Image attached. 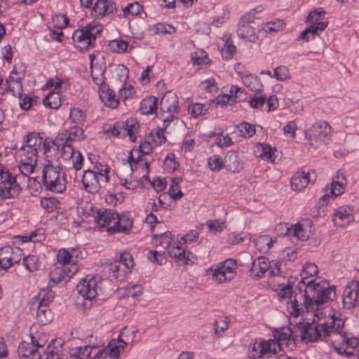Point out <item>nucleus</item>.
<instances>
[{
	"mask_svg": "<svg viewBox=\"0 0 359 359\" xmlns=\"http://www.w3.org/2000/svg\"><path fill=\"white\" fill-rule=\"evenodd\" d=\"M359 288L358 283H353L350 286H348L344 292L343 304L344 306L348 309H352L357 302L358 297Z\"/></svg>",
	"mask_w": 359,
	"mask_h": 359,
	"instance_id": "obj_17",
	"label": "nucleus"
},
{
	"mask_svg": "<svg viewBox=\"0 0 359 359\" xmlns=\"http://www.w3.org/2000/svg\"><path fill=\"white\" fill-rule=\"evenodd\" d=\"M163 128H158L156 130L155 134H154L153 131L151 133L152 140L156 145H160L166 141V137L163 134Z\"/></svg>",
	"mask_w": 359,
	"mask_h": 359,
	"instance_id": "obj_60",
	"label": "nucleus"
},
{
	"mask_svg": "<svg viewBox=\"0 0 359 359\" xmlns=\"http://www.w3.org/2000/svg\"><path fill=\"white\" fill-rule=\"evenodd\" d=\"M76 290L84 299L92 300L97 294L96 280L94 278H91L88 280L83 278L76 285Z\"/></svg>",
	"mask_w": 359,
	"mask_h": 359,
	"instance_id": "obj_14",
	"label": "nucleus"
},
{
	"mask_svg": "<svg viewBox=\"0 0 359 359\" xmlns=\"http://www.w3.org/2000/svg\"><path fill=\"white\" fill-rule=\"evenodd\" d=\"M142 9V6L137 1L129 4L127 6L123 8V12L125 16L130 14L132 15H138Z\"/></svg>",
	"mask_w": 359,
	"mask_h": 359,
	"instance_id": "obj_54",
	"label": "nucleus"
},
{
	"mask_svg": "<svg viewBox=\"0 0 359 359\" xmlns=\"http://www.w3.org/2000/svg\"><path fill=\"white\" fill-rule=\"evenodd\" d=\"M331 126L325 121H319L312 126V127L305 132L306 137L308 140L317 138L322 141H325L331 135Z\"/></svg>",
	"mask_w": 359,
	"mask_h": 359,
	"instance_id": "obj_12",
	"label": "nucleus"
},
{
	"mask_svg": "<svg viewBox=\"0 0 359 359\" xmlns=\"http://www.w3.org/2000/svg\"><path fill=\"white\" fill-rule=\"evenodd\" d=\"M74 149L72 146L68 142H65L62 145L61 151V156L63 159L67 160L73 157Z\"/></svg>",
	"mask_w": 359,
	"mask_h": 359,
	"instance_id": "obj_56",
	"label": "nucleus"
},
{
	"mask_svg": "<svg viewBox=\"0 0 359 359\" xmlns=\"http://www.w3.org/2000/svg\"><path fill=\"white\" fill-rule=\"evenodd\" d=\"M266 101V97L265 95H262L250 97L249 100V104L251 107L257 109L263 106Z\"/></svg>",
	"mask_w": 359,
	"mask_h": 359,
	"instance_id": "obj_59",
	"label": "nucleus"
},
{
	"mask_svg": "<svg viewBox=\"0 0 359 359\" xmlns=\"http://www.w3.org/2000/svg\"><path fill=\"white\" fill-rule=\"evenodd\" d=\"M0 198H11L17 196L20 192V187L16 182L15 177L7 170L0 169Z\"/></svg>",
	"mask_w": 359,
	"mask_h": 359,
	"instance_id": "obj_5",
	"label": "nucleus"
},
{
	"mask_svg": "<svg viewBox=\"0 0 359 359\" xmlns=\"http://www.w3.org/2000/svg\"><path fill=\"white\" fill-rule=\"evenodd\" d=\"M269 268V262L264 257H259L257 262H254L250 270L252 276L256 278L262 277Z\"/></svg>",
	"mask_w": 359,
	"mask_h": 359,
	"instance_id": "obj_28",
	"label": "nucleus"
},
{
	"mask_svg": "<svg viewBox=\"0 0 359 359\" xmlns=\"http://www.w3.org/2000/svg\"><path fill=\"white\" fill-rule=\"evenodd\" d=\"M38 149L30 147H21L20 149V156H24V161L36 163L38 158Z\"/></svg>",
	"mask_w": 359,
	"mask_h": 359,
	"instance_id": "obj_38",
	"label": "nucleus"
},
{
	"mask_svg": "<svg viewBox=\"0 0 359 359\" xmlns=\"http://www.w3.org/2000/svg\"><path fill=\"white\" fill-rule=\"evenodd\" d=\"M30 339L31 343L23 341L19 345V359H41V352H45L48 337L45 332L38 330L36 325L30 327Z\"/></svg>",
	"mask_w": 359,
	"mask_h": 359,
	"instance_id": "obj_3",
	"label": "nucleus"
},
{
	"mask_svg": "<svg viewBox=\"0 0 359 359\" xmlns=\"http://www.w3.org/2000/svg\"><path fill=\"white\" fill-rule=\"evenodd\" d=\"M157 106L158 99L154 96H149L142 100L140 110L142 114H152L156 112Z\"/></svg>",
	"mask_w": 359,
	"mask_h": 359,
	"instance_id": "obj_27",
	"label": "nucleus"
},
{
	"mask_svg": "<svg viewBox=\"0 0 359 359\" xmlns=\"http://www.w3.org/2000/svg\"><path fill=\"white\" fill-rule=\"evenodd\" d=\"M178 107L177 96L171 92L165 94L161 100L160 108L162 111H168L170 113L177 111Z\"/></svg>",
	"mask_w": 359,
	"mask_h": 359,
	"instance_id": "obj_19",
	"label": "nucleus"
},
{
	"mask_svg": "<svg viewBox=\"0 0 359 359\" xmlns=\"http://www.w3.org/2000/svg\"><path fill=\"white\" fill-rule=\"evenodd\" d=\"M43 138L39 133L35 132L29 133L24 140L22 147H30L39 149L42 144Z\"/></svg>",
	"mask_w": 359,
	"mask_h": 359,
	"instance_id": "obj_33",
	"label": "nucleus"
},
{
	"mask_svg": "<svg viewBox=\"0 0 359 359\" xmlns=\"http://www.w3.org/2000/svg\"><path fill=\"white\" fill-rule=\"evenodd\" d=\"M273 76L278 81H283L290 78L289 69L285 66H280L274 69Z\"/></svg>",
	"mask_w": 359,
	"mask_h": 359,
	"instance_id": "obj_51",
	"label": "nucleus"
},
{
	"mask_svg": "<svg viewBox=\"0 0 359 359\" xmlns=\"http://www.w3.org/2000/svg\"><path fill=\"white\" fill-rule=\"evenodd\" d=\"M237 263L236 260L227 259L223 264L214 270L212 276L218 283H222L226 280H231L234 278Z\"/></svg>",
	"mask_w": 359,
	"mask_h": 359,
	"instance_id": "obj_7",
	"label": "nucleus"
},
{
	"mask_svg": "<svg viewBox=\"0 0 359 359\" xmlns=\"http://www.w3.org/2000/svg\"><path fill=\"white\" fill-rule=\"evenodd\" d=\"M118 216V215L114 210L107 209L102 213L98 212L97 216L95 217V222L100 228L107 227L108 229L110 227L109 223L112 220H117Z\"/></svg>",
	"mask_w": 359,
	"mask_h": 359,
	"instance_id": "obj_23",
	"label": "nucleus"
},
{
	"mask_svg": "<svg viewBox=\"0 0 359 359\" xmlns=\"http://www.w3.org/2000/svg\"><path fill=\"white\" fill-rule=\"evenodd\" d=\"M50 184V182L43 183L46 189L55 193H62L66 189V180L63 175L56 180H53V186Z\"/></svg>",
	"mask_w": 359,
	"mask_h": 359,
	"instance_id": "obj_35",
	"label": "nucleus"
},
{
	"mask_svg": "<svg viewBox=\"0 0 359 359\" xmlns=\"http://www.w3.org/2000/svg\"><path fill=\"white\" fill-rule=\"evenodd\" d=\"M201 87L204 88L208 93L217 92L218 87L213 79H208L201 83Z\"/></svg>",
	"mask_w": 359,
	"mask_h": 359,
	"instance_id": "obj_62",
	"label": "nucleus"
},
{
	"mask_svg": "<svg viewBox=\"0 0 359 359\" xmlns=\"http://www.w3.org/2000/svg\"><path fill=\"white\" fill-rule=\"evenodd\" d=\"M140 128V125L137 119L128 118L125 122H118L115 123L114 128L111 130L113 136L123 138L129 136L132 142L136 140L135 133Z\"/></svg>",
	"mask_w": 359,
	"mask_h": 359,
	"instance_id": "obj_6",
	"label": "nucleus"
},
{
	"mask_svg": "<svg viewBox=\"0 0 359 359\" xmlns=\"http://www.w3.org/2000/svg\"><path fill=\"white\" fill-rule=\"evenodd\" d=\"M59 201L56 198H43L41 200V205L48 212H53L58 208Z\"/></svg>",
	"mask_w": 359,
	"mask_h": 359,
	"instance_id": "obj_42",
	"label": "nucleus"
},
{
	"mask_svg": "<svg viewBox=\"0 0 359 359\" xmlns=\"http://www.w3.org/2000/svg\"><path fill=\"white\" fill-rule=\"evenodd\" d=\"M344 322L341 318L331 316L330 324L320 323L317 325L309 323H302L299 326L302 340L309 341H325L331 338L334 349L339 354L346 358H356L354 349L359 345V340L355 337H349L343 331Z\"/></svg>",
	"mask_w": 359,
	"mask_h": 359,
	"instance_id": "obj_1",
	"label": "nucleus"
},
{
	"mask_svg": "<svg viewBox=\"0 0 359 359\" xmlns=\"http://www.w3.org/2000/svg\"><path fill=\"white\" fill-rule=\"evenodd\" d=\"M78 271V267L76 264H72L70 268L56 266L50 272V282L48 287H52L53 285L62 282V280H68L74 274Z\"/></svg>",
	"mask_w": 359,
	"mask_h": 359,
	"instance_id": "obj_10",
	"label": "nucleus"
},
{
	"mask_svg": "<svg viewBox=\"0 0 359 359\" xmlns=\"http://www.w3.org/2000/svg\"><path fill=\"white\" fill-rule=\"evenodd\" d=\"M238 128L240 130L241 135L245 137H250L255 133L254 125L247 122L241 123Z\"/></svg>",
	"mask_w": 359,
	"mask_h": 359,
	"instance_id": "obj_49",
	"label": "nucleus"
},
{
	"mask_svg": "<svg viewBox=\"0 0 359 359\" xmlns=\"http://www.w3.org/2000/svg\"><path fill=\"white\" fill-rule=\"evenodd\" d=\"M57 258L58 263L62 264V267H67V270L71 267L72 264H76L72 255L65 249L59 250Z\"/></svg>",
	"mask_w": 359,
	"mask_h": 359,
	"instance_id": "obj_36",
	"label": "nucleus"
},
{
	"mask_svg": "<svg viewBox=\"0 0 359 359\" xmlns=\"http://www.w3.org/2000/svg\"><path fill=\"white\" fill-rule=\"evenodd\" d=\"M278 351V346L275 340L269 339L268 341L262 339V347L259 353L262 354V358L265 356L269 357L271 353L276 354Z\"/></svg>",
	"mask_w": 359,
	"mask_h": 359,
	"instance_id": "obj_32",
	"label": "nucleus"
},
{
	"mask_svg": "<svg viewBox=\"0 0 359 359\" xmlns=\"http://www.w3.org/2000/svg\"><path fill=\"white\" fill-rule=\"evenodd\" d=\"M83 133L84 131L81 127L75 126L71 127L69 129L65 130V131L61 134L60 140L63 141V136H65V141L68 142L72 141H81L85 138Z\"/></svg>",
	"mask_w": 359,
	"mask_h": 359,
	"instance_id": "obj_26",
	"label": "nucleus"
},
{
	"mask_svg": "<svg viewBox=\"0 0 359 359\" xmlns=\"http://www.w3.org/2000/svg\"><path fill=\"white\" fill-rule=\"evenodd\" d=\"M168 194L174 200L180 199L184 196L183 192L179 189V187L176 186V184L170 185L168 190Z\"/></svg>",
	"mask_w": 359,
	"mask_h": 359,
	"instance_id": "obj_64",
	"label": "nucleus"
},
{
	"mask_svg": "<svg viewBox=\"0 0 359 359\" xmlns=\"http://www.w3.org/2000/svg\"><path fill=\"white\" fill-rule=\"evenodd\" d=\"M128 77V69L123 65H118L114 70L113 78L118 81L121 83L125 82Z\"/></svg>",
	"mask_w": 359,
	"mask_h": 359,
	"instance_id": "obj_46",
	"label": "nucleus"
},
{
	"mask_svg": "<svg viewBox=\"0 0 359 359\" xmlns=\"http://www.w3.org/2000/svg\"><path fill=\"white\" fill-rule=\"evenodd\" d=\"M254 25L255 22L251 20V16L242 17L238 23V36L243 39H248L249 41L255 42L258 37L255 34Z\"/></svg>",
	"mask_w": 359,
	"mask_h": 359,
	"instance_id": "obj_11",
	"label": "nucleus"
},
{
	"mask_svg": "<svg viewBox=\"0 0 359 359\" xmlns=\"http://www.w3.org/2000/svg\"><path fill=\"white\" fill-rule=\"evenodd\" d=\"M59 177H62L60 173V168L54 167L51 161L48 160L47 164L44 166L42 172L43 183H48L50 182L53 186V180H56Z\"/></svg>",
	"mask_w": 359,
	"mask_h": 359,
	"instance_id": "obj_21",
	"label": "nucleus"
},
{
	"mask_svg": "<svg viewBox=\"0 0 359 359\" xmlns=\"http://www.w3.org/2000/svg\"><path fill=\"white\" fill-rule=\"evenodd\" d=\"M119 357V346L107 347L99 349L91 359H118Z\"/></svg>",
	"mask_w": 359,
	"mask_h": 359,
	"instance_id": "obj_30",
	"label": "nucleus"
},
{
	"mask_svg": "<svg viewBox=\"0 0 359 359\" xmlns=\"http://www.w3.org/2000/svg\"><path fill=\"white\" fill-rule=\"evenodd\" d=\"M69 118L72 123L79 126L84 123L86 120V114L81 109L78 108H74L70 111Z\"/></svg>",
	"mask_w": 359,
	"mask_h": 359,
	"instance_id": "obj_45",
	"label": "nucleus"
},
{
	"mask_svg": "<svg viewBox=\"0 0 359 359\" xmlns=\"http://www.w3.org/2000/svg\"><path fill=\"white\" fill-rule=\"evenodd\" d=\"M84 189L89 193L95 194L99 191L101 185L99 177L95 171L86 170L84 171L82 178Z\"/></svg>",
	"mask_w": 359,
	"mask_h": 359,
	"instance_id": "obj_15",
	"label": "nucleus"
},
{
	"mask_svg": "<svg viewBox=\"0 0 359 359\" xmlns=\"http://www.w3.org/2000/svg\"><path fill=\"white\" fill-rule=\"evenodd\" d=\"M297 288L299 290H304V294H301L300 297L304 298V305L306 312L314 310L316 306L318 308L333 301L336 296L334 287H325L313 280L309 282L300 281Z\"/></svg>",
	"mask_w": 359,
	"mask_h": 359,
	"instance_id": "obj_2",
	"label": "nucleus"
},
{
	"mask_svg": "<svg viewBox=\"0 0 359 359\" xmlns=\"http://www.w3.org/2000/svg\"><path fill=\"white\" fill-rule=\"evenodd\" d=\"M205 110H206V109H205V105L203 104H200V103L193 104L189 108V111L194 117H197V116L203 114V111Z\"/></svg>",
	"mask_w": 359,
	"mask_h": 359,
	"instance_id": "obj_63",
	"label": "nucleus"
},
{
	"mask_svg": "<svg viewBox=\"0 0 359 359\" xmlns=\"http://www.w3.org/2000/svg\"><path fill=\"white\" fill-rule=\"evenodd\" d=\"M352 212L349 206L339 207L336 210L332 220L336 225L344 227L352 220Z\"/></svg>",
	"mask_w": 359,
	"mask_h": 359,
	"instance_id": "obj_16",
	"label": "nucleus"
},
{
	"mask_svg": "<svg viewBox=\"0 0 359 359\" xmlns=\"http://www.w3.org/2000/svg\"><path fill=\"white\" fill-rule=\"evenodd\" d=\"M89 32L88 29L82 28L81 30L75 32L72 36L74 41H76V38L79 43L85 42V46L75 45V48L81 52L86 51L90 47L95 46V34Z\"/></svg>",
	"mask_w": 359,
	"mask_h": 359,
	"instance_id": "obj_13",
	"label": "nucleus"
},
{
	"mask_svg": "<svg viewBox=\"0 0 359 359\" xmlns=\"http://www.w3.org/2000/svg\"><path fill=\"white\" fill-rule=\"evenodd\" d=\"M273 339L279 351L285 349L293 350L295 348V341L292 336V331L289 327H283L281 330L273 332Z\"/></svg>",
	"mask_w": 359,
	"mask_h": 359,
	"instance_id": "obj_9",
	"label": "nucleus"
},
{
	"mask_svg": "<svg viewBox=\"0 0 359 359\" xmlns=\"http://www.w3.org/2000/svg\"><path fill=\"white\" fill-rule=\"evenodd\" d=\"M318 273V266L313 263H306L303 268L301 273L302 280L307 282L306 280L309 277L316 276Z\"/></svg>",
	"mask_w": 359,
	"mask_h": 359,
	"instance_id": "obj_40",
	"label": "nucleus"
},
{
	"mask_svg": "<svg viewBox=\"0 0 359 359\" xmlns=\"http://www.w3.org/2000/svg\"><path fill=\"white\" fill-rule=\"evenodd\" d=\"M109 49L118 53H122L126 51L128 43L123 40H112L109 43Z\"/></svg>",
	"mask_w": 359,
	"mask_h": 359,
	"instance_id": "obj_48",
	"label": "nucleus"
},
{
	"mask_svg": "<svg viewBox=\"0 0 359 359\" xmlns=\"http://www.w3.org/2000/svg\"><path fill=\"white\" fill-rule=\"evenodd\" d=\"M208 166L213 171H219L222 167V161L219 156H213L208 160Z\"/></svg>",
	"mask_w": 359,
	"mask_h": 359,
	"instance_id": "obj_57",
	"label": "nucleus"
},
{
	"mask_svg": "<svg viewBox=\"0 0 359 359\" xmlns=\"http://www.w3.org/2000/svg\"><path fill=\"white\" fill-rule=\"evenodd\" d=\"M309 182V173L296 172L291 179V187L294 191L304 189Z\"/></svg>",
	"mask_w": 359,
	"mask_h": 359,
	"instance_id": "obj_25",
	"label": "nucleus"
},
{
	"mask_svg": "<svg viewBox=\"0 0 359 359\" xmlns=\"http://www.w3.org/2000/svg\"><path fill=\"white\" fill-rule=\"evenodd\" d=\"M100 99L102 102L108 107L116 108L119 104L118 100L115 98V93L113 90L102 87L99 90Z\"/></svg>",
	"mask_w": 359,
	"mask_h": 359,
	"instance_id": "obj_22",
	"label": "nucleus"
},
{
	"mask_svg": "<svg viewBox=\"0 0 359 359\" xmlns=\"http://www.w3.org/2000/svg\"><path fill=\"white\" fill-rule=\"evenodd\" d=\"M54 297L52 293L43 294V297L38 299V306L36 318L39 325H47L52 321V313L48 308V304L53 301Z\"/></svg>",
	"mask_w": 359,
	"mask_h": 359,
	"instance_id": "obj_8",
	"label": "nucleus"
},
{
	"mask_svg": "<svg viewBox=\"0 0 359 359\" xmlns=\"http://www.w3.org/2000/svg\"><path fill=\"white\" fill-rule=\"evenodd\" d=\"M46 107L57 109L61 105V98L59 93L50 92L43 100Z\"/></svg>",
	"mask_w": 359,
	"mask_h": 359,
	"instance_id": "obj_34",
	"label": "nucleus"
},
{
	"mask_svg": "<svg viewBox=\"0 0 359 359\" xmlns=\"http://www.w3.org/2000/svg\"><path fill=\"white\" fill-rule=\"evenodd\" d=\"M302 292V290H299V294H295L294 300L291 301L290 306H288L290 315L294 317L299 316L301 312H303L304 309L306 310L304 305V298L300 297L301 294H304Z\"/></svg>",
	"mask_w": 359,
	"mask_h": 359,
	"instance_id": "obj_29",
	"label": "nucleus"
},
{
	"mask_svg": "<svg viewBox=\"0 0 359 359\" xmlns=\"http://www.w3.org/2000/svg\"><path fill=\"white\" fill-rule=\"evenodd\" d=\"M169 249L168 250L170 257L177 258L180 261H183L184 264H188L189 257L187 255V252L184 250L182 251H177L176 248L168 247Z\"/></svg>",
	"mask_w": 359,
	"mask_h": 359,
	"instance_id": "obj_53",
	"label": "nucleus"
},
{
	"mask_svg": "<svg viewBox=\"0 0 359 359\" xmlns=\"http://www.w3.org/2000/svg\"><path fill=\"white\" fill-rule=\"evenodd\" d=\"M236 52V46L231 40H227L224 47L222 49V57L225 59H231Z\"/></svg>",
	"mask_w": 359,
	"mask_h": 359,
	"instance_id": "obj_55",
	"label": "nucleus"
},
{
	"mask_svg": "<svg viewBox=\"0 0 359 359\" xmlns=\"http://www.w3.org/2000/svg\"><path fill=\"white\" fill-rule=\"evenodd\" d=\"M262 347V339H256L252 341L249 345L248 357L250 359H259L262 358V354L259 353Z\"/></svg>",
	"mask_w": 359,
	"mask_h": 359,
	"instance_id": "obj_39",
	"label": "nucleus"
},
{
	"mask_svg": "<svg viewBox=\"0 0 359 359\" xmlns=\"http://www.w3.org/2000/svg\"><path fill=\"white\" fill-rule=\"evenodd\" d=\"M287 235H292L299 240H305L306 236L304 234L303 227L301 224L292 225L290 228H287Z\"/></svg>",
	"mask_w": 359,
	"mask_h": 359,
	"instance_id": "obj_50",
	"label": "nucleus"
},
{
	"mask_svg": "<svg viewBox=\"0 0 359 359\" xmlns=\"http://www.w3.org/2000/svg\"><path fill=\"white\" fill-rule=\"evenodd\" d=\"M261 147L262 152L259 154V156L262 158L270 159L271 161H273V155L277 150L275 149L273 151L271 146L265 144H262Z\"/></svg>",
	"mask_w": 359,
	"mask_h": 359,
	"instance_id": "obj_58",
	"label": "nucleus"
},
{
	"mask_svg": "<svg viewBox=\"0 0 359 359\" xmlns=\"http://www.w3.org/2000/svg\"><path fill=\"white\" fill-rule=\"evenodd\" d=\"M346 178L343 173L337 172L334 177L333 178V182L331 184L330 187V193L335 194L337 187H339V191L337 194H341L344 191V184H346Z\"/></svg>",
	"mask_w": 359,
	"mask_h": 359,
	"instance_id": "obj_37",
	"label": "nucleus"
},
{
	"mask_svg": "<svg viewBox=\"0 0 359 359\" xmlns=\"http://www.w3.org/2000/svg\"><path fill=\"white\" fill-rule=\"evenodd\" d=\"M325 13V12L323 10L320 11L318 10L311 11L306 22L311 25L301 32L299 39L309 41L311 36L313 38L314 36L318 35L319 31H323L328 24L327 22L320 21L322 16H323Z\"/></svg>",
	"mask_w": 359,
	"mask_h": 359,
	"instance_id": "obj_4",
	"label": "nucleus"
},
{
	"mask_svg": "<svg viewBox=\"0 0 359 359\" xmlns=\"http://www.w3.org/2000/svg\"><path fill=\"white\" fill-rule=\"evenodd\" d=\"M23 264L29 271H34L39 267V259L35 255H28L23 259Z\"/></svg>",
	"mask_w": 359,
	"mask_h": 359,
	"instance_id": "obj_43",
	"label": "nucleus"
},
{
	"mask_svg": "<svg viewBox=\"0 0 359 359\" xmlns=\"http://www.w3.org/2000/svg\"><path fill=\"white\" fill-rule=\"evenodd\" d=\"M120 266L121 262L116 259L114 262H106L104 264V270L109 273H111V276L118 279L121 276L119 274Z\"/></svg>",
	"mask_w": 359,
	"mask_h": 359,
	"instance_id": "obj_41",
	"label": "nucleus"
},
{
	"mask_svg": "<svg viewBox=\"0 0 359 359\" xmlns=\"http://www.w3.org/2000/svg\"><path fill=\"white\" fill-rule=\"evenodd\" d=\"M215 333L216 334H221L229 327L228 323L223 319L215 320L214 323Z\"/></svg>",
	"mask_w": 359,
	"mask_h": 359,
	"instance_id": "obj_61",
	"label": "nucleus"
},
{
	"mask_svg": "<svg viewBox=\"0 0 359 359\" xmlns=\"http://www.w3.org/2000/svg\"><path fill=\"white\" fill-rule=\"evenodd\" d=\"M116 8V5L111 0H97L93 6V11L99 15L104 16L112 13Z\"/></svg>",
	"mask_w": 359,
	"mask_h": 359,
	"instance_id": "obj_24",
	"label": "nucleus"
},
{
	"mask_svg": "<svg viewBox=\"0 0 359 359\" xmlns=\"http://www.w3.org/2000/svg\"><path fill=\"white\" fill-rule=\"evenodd\" d=\"M7 89L11 95L20 99L22 96V86L21 81H17L13 83H7Z\"/></svg>",
	"mask_w": 359,
	"mask_h": 359,
	"instance_id": "obj_47",
	"label": "nucleus"
},
{
	"mask_svg": "<svg viewBox=\"0 0 359 359\" xmlns=\"http://www.w3.org/2000/svg\"><path fill=\"white\" fill-rule=\"evenodd\" d=\"M133 226V220L125 215L118 216L117 220L114 222V225L108 228L109 233H114L116 231L128 233Z\"/></svg>",
	"mask_w": 359,
	"mask_h": 359,
	"instance_id": "obj_18",
	"label": "nucleus"
},
{
	"mask_svg": "<svg viewBox=\"0 0 359 359\" xmlns=\"http://www.w3.org/2000/svg\"><path fill=\"white\" fill-rule=\"evenodd\" d=\"M294 281L288 280V283L287 285H284L280 288V290L278 293V297L283 300L290 299L292 296V287L294 285Z\"/></svg>",
	"mask_w": 359,
	"mask_h": 359,
	"instance_id": "obj_52",
	"label": "nucleus"
},
{
	"mask_svg": "<svg viewBox=\"0 0 359 359\" xmlns=\"http://www.w3.org/2000/svg\"><path fill=\"white\" fill-rule=\"evenodd\" d=\"M97 347V345L96 344L90 342L88 345L78 348V355L76 356L79 357L81 359H89L90 358L93 349H95Z\"/></svg>",
	"mask_w": 359,
	"mask_h": 359,
	"instance_id": "obj_44",
	"label": "nucleus"
},
{
	"mask_svg": "<svg viewBox=\"0 0 359 359\" xmlns=\"http://www.w3.org/2000/svg\"><path fill=\"white\" fill-rule=\"evenodd\" d=\"M243 82L252 92L259 93L263 90V85L257 76L245 75L243 77Z\"/></svg>",
	"mask_w": 359,
	"mask_h": 359,
	"instance_id": "obj_31",
	"label": "nucleus"
},
{
	"mask_svg": "<svg viewBox=\"0 0 359 359\" xmlns=\"http://www.w3.org/2000/svg\"><path fill=\"white\" fill-rule=\"evenodd\" d=\"M13 248L10 246H5L0 249V267L3 269H8L14 264H18L20 259H12Z\"/></svg>",
	"mask_w": 359,
	"mask_h": 359,
	"instance_id": "obj_20",
	"label": "nucleus"
}]
</instances>
